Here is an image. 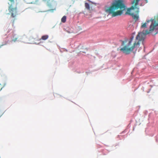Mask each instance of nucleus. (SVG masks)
Masks as SVG:
<instances>
[{
	"instance_id": "1",
	"label": "nucleus",
	"mask_w": 158,
	"mask_h": 158,
	"mask_svg": "<svg viewBox=\"0 0 158 158\" xmlns=\"http://www.w3.org/2000/svg\"><path fill=\"white\" fill-rule=\"evenodd\" d=\"M150 21L152 22V23L149 30H147L139 33L135 39L133 36H131L129 39H126L123 40H120L121 47L120 49V51L126 55H128L133 52L135 53L137 48L139 47L140 45L144 47V41L146 35L149 34L151 31L158 29V23H157L156 20L152 19L147 21L141 25V27H146L147 24Z\"/></svg>"
},
{
	"instance_id": "2",
	"label": "nucleus",
	"mask_w": 158,
	"mask_h": 158,
	"mask_svg": "<svg viewBox=\"0 0 158 158\" xmlns=\"http://www.w3.org/2000/svg\"><path fill=\"white\" fill-rule=\"evenodd\" d=\"M139 0H134L132 2V6L127 9L126 11V7L124 4V2L123 0H119V15L122 14L128 15L131 16L135 22L137 21L139 18V8L137 6L138 5Z\"/></svg>"
},
{
	"instance_id": "3",
	"label": "nucleus",
	"mask_w": 158,
	"mask_h": 158,
	"mask_svg": "<svg viewBox=\"0 0 158 158\" xmlns=\"http://www.w3.org/2000/svg\"><path fill=\"white\" fill-rule=\"evenodd\" d=\"M118 0H114L111 5L106 9L105 11L112 17L118 15Z\"/></svg>"
},
{
	"instance_id": "4",
	"label": "nucleus",
	"mask_w": 158,
	"mask_h": 158,
	"mask_svg": "<svg viewBox=\"0 0 158 158\" xmlns=\"http://www.w3.org/2000/svg\"><path fill=\"white\" fill-rule=\"evenodd\" d=\"M10 2L8 3L9 5L8 10L9 14L11 15L12 18H15L18 15V11L16 5L15 4L14 0H9Z\"/></svg>"
},
{
	"instance_id": "5",
	"label": "nucleus",
	"mask_w": 158,
	"mask_h": 158,
	"mask_svg": "<svg viewBox=\"0 0 158 158\" xmlns=\"http://www.w3.org/2000/svg\"><path fill=\"white\" fill-rule=\"evenodd\" d=\"M47 5L50 7H51L53 6H55L56 3L54 0H47Z\"/></svg>"
},
{
	"instance_id": "6",
	"label": "nucleus",
	"mask_w": 158,
	"mask_h": 158,
	"mask_svg": "<svg viewBox=\"0 0 158 158\" xmlns=\"http://www.w3.org/2000/svg\"><path fill=\"white\" fill-rule=\"evenodd\" d=\"M48 38V35H43L42 36L41 38L40 39V40H45L47 39Z\"/></svg>"
},
{
	"instance_id": "7",
	"label": "nucleus",
	"mask_w": 158,
	"mask_h": 158,
	"mask_svg": "<svg viewBox=\"0 0 158 158\" xmlns=\"http://www.w3.org/2000/svg\"><path fill=\"white\" fill-rule=\"evenodd\" d=\"M66 17L65 16H63V17L61 19V21L62 23H65V22L66 21Z\"/></svg>"
},
{
	"instance_id": "8",
	"label": "nucleus",
	"mask_w": 158,
	"mask_h": 158,
	"mask_svg": "<svg viewBox=\"0 0 158 158\" xmlns=\"http://www.w3.org/2000/svg\"><path fill=\"white\" fill-rule=\"evenodd\" d=\"M85 6L86 9H87L88 10H90V6L87 3H85Z\"/></svg>"
},
{
	"instance_id": "9",
	"label": "nucleus",
	"mask_w": 158,
	"mask_h": 158,
	"mask_svg": "<svg viewBox=\"0 0 158 158\" xmlns=\"http://www.w3.org/2000/svg\"><path fill=\"white\" fill-rule=\"evenodd\" d=\"M7 42H5L4 44H2L0 45V48H1L2 46L6 45L7 44Z\"/></svg>"
},
{
	"instance_id": "10",
	"label": "nucleus",
	"mask_w": 158,
	"mask_h": 158,
	"mask_svg": "<svg viewBox=\"0 0 158 158\" xmlns=\"http://www.w3.org/2000/svg\"><path fill=\"white\" fill-rule=\"evenodd\" d=\"M17 38H15L13 39L12 40V41L15 42L17 40Z\"/></svg>"
},
{
	"instance_id": "11",
	"label": "nucleus",
	"mask_w": 158,
	"mask_h": 158,
	"mask_svg": "<svg viewBox=\"0 0 158 158\" xmlns=\"http://www.w3.org/2000/svg\"><path fill=\"white\" fill-rule=\"evenodd\" d=\"M14 20H13V22H12V23H13V25L14 23Z\"/></svg>"
}]
</instances>
